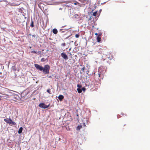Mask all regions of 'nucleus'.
<instances>
[{
	"mask_svg": "<svg viewBox=\"0 0 150 150\" xmlns=\"http://www.w3.org/2000/svg\"><path fill=\"white\" fill-rule=\"evenodd\" d=\"M30 26L31 27H34V24H33V21H31V24H30Z\"/></svg>",
	"mask_w": 150,
	"mask_h": 150,
	"instance_id": "a211bd4d",
	"label": "nucleus"
},
{
	"mask_svg": "<svg viewBox=\"0 0 150 150\" xmlns=\"http://www.w3.org/2000/svg\"><path fill=\"white\" fill-rule=\"evenodd\" d=\"M60 138H59V140H60Z\"/></svg>",
	"mask_w": 150,
	"mask_h": 150,
	"instance_id": "473e14b6",
	"label": "nucleus"
},
{
	"mask_svg": "<svg viewBox=\"0 0 150 150\" xmlns=\"http://www.w3.org/2000/svg\"><path fill=\"white\" fill-rule=\"evenodd\" d=\"M23 129V128L22 127H21L19 129L18 131V132L19 134H20L22 132V130Z\"/></svg>",
	"mask_w": 150,
	"mask_h": 150,
	"instance_id": "9d476101",
	"label": "nucleus"
},
{
	"mask_svg": "<svg viewBox=\"0 0 150 150\" xmlns=\"http://www.w3.org/2000/svg\"><path fill=\"white\" fill-rule=\"evenodd\" d=\"M102 59L103 60L107 59H109L110 60L112 59V56L111 54L107 53V54H103L102 57Z\"/></svg>",
	"mask_w": 150,
	"mask_h": 150,
	"instance_id": "f03ea898",
	"label": "nucleus"
},
{
	"mask_svg": "<svg viewBox=\"0 0 150 150\" xmlns=\"http://www.w3.org/2000/svg\"><path fill=\"white\" fill-rule=\"evenodd\" d=\"M97 13V11L94 12L93 14V16H96Z\"/></svg>",
	"mask_w": 150,
	"mask_h": 150,
	"instance_id": "4468645a",
	"label": "nucleus"
},
{
	"mask_svg": "<svg viewBox=\"0 0 150 150\" xmlns=\"http://www.w3.org/2000/svg\"><path fill=\"white\" fill-rule=\"evenodd\" d=\"M76 116L78 117H79V115L78 114L76 115Z\"/></svg>",
	"mask_w": 150,
	"mask_h": 150,
	"instance_id": "7c9ffc66",
	"label": "nucleus"
},
{
	"mask_svg": "<svg viewBox=\"0 0 150 150\" xmlns=\"http://www.w3.org/2000/svg\"><path fill=\"white\" fill-rule=\"evenodd\" d=\"M47 92H48L49 94L51 93L50 89H47Z\"/></svg>",
	"mask_w": 150,
	"mask_h": 150,
	"instance_id": "dca6fc26",
	"label": "nucleus"
},
{
	"mask_svg": "<svg viewBox=\"0 0 150 150\" xmlns=\"http://www.w3.org/2000/svg\"><path fill=\"white\" fill-rule=\"evenodd\" d=\"M82 127V125H79L76 128V130H79Z\"/></svg>",
	"mask_w": 150,
	"mask_h": 150,
	"instance_id": "f8f14e48",
	"label": "nucleus"
},
{
	"mask_svg": "<svg viewBox=\"0 0 150 150\" xmlns=\"http://www.w3.org/2000/svg\"><path fill=\"white\" fill-rule=\"evenodd\" d=\"M46 61V59L44 58H42L41 59V61L42 62H45Z\"/></svg>",
	"mask_w": 150,
	"mask_h": 150,
	"instance_id": "aec40b11",
	"label": "nucleus"
},
{
	"mask_svg": "<svg viewBox=\"0 0 150 150\" xmlns=\"http://www.w3.org/2000/svg\"><path fill=\"white\" fill-rule=\"evenodd\" d=\"M71 50V48H70V49H69V50Z\"/></svg>",
	"mask_w": 150,
	"mask_h": 150,
	"instance_id": "2f4dec72",
	"label": "nucleus"
},
{
	"mask_svg": "<svg viewBox=\"0 0 150 150\" xmlns=\"http://www.w3.org/2000/svg\"><path fill=\"white\" fill-rule=\"evenodd\" d=\"M84 125L85 126V123H84Z\"/></svg>",
	"mask_w": 150,
	"mask_h": 150,
	"instance_id": "c9c22d12",
	"label": "nucleus"
},
{
	"mask_svg": "<svg viewBox=\"0 0 150 150\" xmlns=\"http://www.w3.org/2000/svg\"><path fill=\"white\" fill-rule=\"evenodd\" d=\"M53 33L54 34H56L57 33L58 31L56 29H54L52 30Z\"/></svg>",
	"mask_w": 150,
	"mask_h": 150,
	"instance_id": "9b49d317",
	"label": "nucleus"
},
{
	"mask_svg": "<svg viewBox=\"0 0 150 150\" xmlns=\"http://www.w3.org/2000/svg\"><path fill=\"white\" fill-rule=\"evenodd\" d=\"M96 76H98L99 77H100L101 76L100 72H98V75H96Z\"/></svg>",
	"mask_w": 150,
	"mask_h": 150,
	"instance_id": "2eb2a0df",
	"label": "nucleus"
},
{
	"mask_svg": "<svg viewBox=\"0 0 150 150\" xmlns=\"http://www.w3.org/2000/svg\"><path fill=\"white\" fill-rule=\"evenodd\" d=\"M70 36H68L67 37L65 38V39H68L69 38V37Z\"/></svg>",
	"mask_w": 150,
	"mask_h": 150,
	"instance_id": "cd10ccee",
	"label": "nucleus"
},
{
	"mask_svg": "<svg viewBox=\"0 0 150 150\" xmlns=\"http://www.w3.org/2000/svg\"><path fill=\"white\" fill-rule=\"evenodd\" d=\"M77 90L79 93H81L82 91V89L80 88H78L77 89Z\"/></svg>",
	"mask_w": 150,
	"mask_h": 150,
	"instance_id": "ddd939ff",
	"label": "nucleus"
},
{
	"mask_svg": "<svg viewBox=\"0 0 150 150\" xmlns=\"http://www.w3.org/2000/svg\"><path fill=\"white\" fill-rule=\"evenodd\" d=\"M9 3L11 4H13L14 6H16L18 5V4H16V0H10Z\"/></svg>",
	"mask_w": 150,
	"mask_h": 150,
	"instance_id": "423d86ee",
	"label": "nucleus"
},
{
	"mask_svg": "<svg viewBox=\"0 0 150 150\" xmlns=\"http://www.w3.org/2000/svg\"><path fill=\"white\" fill-rule=\"evenodd\" d=\"M85 69V67H83L82 68V69L83 71H84V69Z\"/></svg>",
	"mask_w": 150,
	"mask_h": 150,
	"instance_id": "b1692460",
	"label": "nucleus"
},
{
	"mask_svg": "<svg viewBox=\"0 0 150 150\" xmlns=\"http://www.w3.org/2000/svg\"><path fill=\"white\" fill-rule=\"evenodd\" d=\"M58 98L60 101H62L64 99V96L63 95H61L59 96Z\"/></svg>",
	"mask_w": 150,
	"mask_h": 150,
	"instance_id": "6e6552de",
	"label": "nucleus"
},
{
	"mask_svg": "<svg viewBox=\"0 0 150 150\" xmlns=\"http://www.w3.org/2000/svg\"><path fill=\"white\" fill-rule=\"evenodd\" d=\"M50 106V105H45L44 103H40L39 105V106L42 108L45 109L48 108Z\"/></svg>",
	"mask_w": 150,
	"mask_h": 150,
	"instance_id": "20e7f679",
	"label": "nucleus"
},
{
	"mask_svg": "<svg viewBox=\"0 0 150 150\" xmlns=\"http://www.w3.org/2000/svg\"><path fill=\"white\" fill-rule=\"evenodd\" d=\"M41 3H40V4H38V6H39V7H40V5H41Z\"/></svg>",
	"mask_w": 150,
	"mask_h": 150,
	"instance_id": "c85d7f7f",
	"label": "nucleus"
},
{
	"mask_svg": "<svg viewBox=\"0 0 150 150\" xmlns=\"http://www.w3.org/2000/svg\"><path fill=\"white\" fill-rule=\"evenodd\" d=\"M83 0L85 1H86V2H88L89 1V0Z\"/></svg>",
	"mask_w": 150,
	"mask_h": 150,
	"instance_id": "bb28decb",
	"label": "nucleus"
},
{
	"mask_svg": "<svg viewBox=\"0 0 150 150\" xmlns=\"http://www.w3.org/2000/svg\"><path fill=\"white\" fill-rule=\"evenodd\" d=\"M77 87L80 88L81 87V86L79 84H78Z\"/></svg>",
	"mask_w": 150,
	"mask_h": 150,
	"instance_id": "4be33fe9",
	"label": "nucleus"
},
{
	"mask_svg": "<svg viewBox=\"0 0 150 150\" xmlns=\"http://www.w3.org/2000/svg\"><path fill=\"white\" fill-rule=\"evenodd\" d=\"M79 34H76L75 35V37L76 38H79Z\"/></svg>",
	"mask_w": 150,
	"mask_h": 150,
	"instance_id": "f3484780",
	"label": "nucleus"
},
{
	"mask_svg": "<svg viewBox=\"0 0 150 150\" xmlns=\"http://www.w3.org/2000/svg\"><path fill=\"white\" fill-rule=\"evenodd\" d=\"M4 120L6 123L11 125H16V122H14L12 121L11 119L10 118H9L8 120H7L6 119H4Z\"/></svg>",
	"mask_w": 150,
	"mask_h": 150,
	"instance_id": "7ed1b4c3",
	"label": "nucleus"
},
{
	"mask_svg": "<svg viewBox=\"0 0 150 150\" xmlns=\"http://www.w3.org/2000/svg\"><path fill=\"white\" fill-rule=\"evenodd\" d=\"M66 44L65 42L62 43L61 44V45L62 47H64L66 46Z\"/></svg>",
	"mask_w": 150,
	"mask_h": 150,
	"instance_id": "6ab92c4d",
	"label": "nucleus"
},
{
	"mask_svg": "<svg viewBox=\"0 0 150 150\" xmlns=\"http://www.w3.org/2000/svg\"><path fill=\"white\" fill-rule=\"evenodd\" d=\"M95 35H98V34L97 33H95Z\"/></svg>",
	"mask_w": 150,
	"mask_h": 150,
	"instance_id": "c756f323",
	"label": "nucleus"
},
{
	"mask_svg": "<svg viewBox=\"0 0 150 150\" xmlns=\"http://www.w3.org/2000/svg\"><path fill=\"white\" fill-rule=\"evenodd\" d=\"M31 53H34L35 54H37V51H31Z\"/></svg>",
	"mask_w": 150,
	"mask_h": 150,
	"instance_id": "412c9836",
	"label": "nucleus"
},
{
	"mask_svg": "<svg viewBox=\"0 0 150 150\" xmlns=\"http://www.w3.org/2000/svg\"><path fill=\"white\" fill-rule=\"evenodd\" d=\"M65 49H64V50H64V51H65Z\"/></svg>",
	"mask_w": 150,
	"mask_h": 150,
	"instance_id": "f704fd0d",
	"label": "nucleus"
},
{
	"mask_svg": "<svg viewBox=\"0 0 150 150\" xmlns=\"http://www.w3.org/2000/svg\"><path fill=\"white\" fill-rule=\"evenodd\" d=\"M37 53H38L39 54H41V51H38V52H37Z\"/></svg>",
	"mask_w": 150,
	"mask_h": 150,
	"instance_id": "393cba45",
	"label": "nucleus"
},
{
	"mask_svg": "<svg viewBox=\"0 0 150 150\" xmlns=\"http://www.w3.org/2000/svg\"><path fill=\"white\" fill-rule=\"evenodd\" d=\"M61 56L65 60L68 59V58L67 55L64 53L62 52L61 54Z\"/></svg>",
	"mask_w": 150,
	"mask_h": 150,
	"instance_id": "39448f33",
	"label": "nucleus"
},
{
	"mask_svg": "<svg viewBox=\"0 0 150 150\" xmlns=\"http://www.w3.org/2000/svg\"><path fill=\"white\" fill-rule=\"evenodd\" d=\"M34 65L37 70L42 71L44 74H46L49 73L50 69V67L49 65H45L44 67L38 64H35Z\"/></svg>",
	"mask_w": 150,
	"mask_h": 150,
	"instance_id": "f257e3e1",
	"label": "nucleus"
},
{
	"mask_svg": "<svg viewBox=\"0 0 150 150\" xmlns=\"http://www.w3.org/2000/svg\"><path fill=\"white\" fill-rule=\"evenodd\" d=\"M68 53L70 55H71L72 54L71 52H68Z\"/></svg>",
	"mask_w": 150,
	"mask_h": 150,
	"instance_id": "a878e982",
	"label": "nucleus"
},
{
	"mask_svg": "<svg viewBox=\"0 0 150 150\" xmlns=\"http://www.w3.org/2000/svg\"><path fill=\"white\" fill-rule=\"evenodd\" d=\"M82 91L83 90L84 91H85L86 90V88L84 87H83L81 89Z\"/></svg>",
	"mask_w": 150,
	"mask_h": 150,
	"instance_id": "5701e85b",
	"label": "nucleus"
},
{
	"mask_svg": "<svg viewBox=\"0 0 150 150\" xmlns=\"http://www.w3.org/2000/svg\"><path fill=\"white\" fill-rule=\"evenodd\" d=\"M1 94H3V95H5L6 96H1V97H3V98H4V99H6V98H9V96L8 95H7V94H5V93H1Z\"/></svg>",
	"mask_w": 150,
	"mask_h": 150,
	"instance_id": "1a4fd4ad",
	"label": "nucleus"
},
{
	"mask_svg": "<svg viewBox=\"0 0 150 150\" xmlns=\"http://www.w3.org/2000/svg\"><path fill=\"white\" fill-rule=\"evenodd\" d=\"M74 4H76V3H75Z\"/></svg>",
	"mask_w": 150,
	"mask_h": 150,
	"instance_id": "72a5a7b5",
	"label": "nucleus"
},
{
	"mask_svg": "<svg viewBox=\"0 0 150 150\" xmlns=\"http://www.w3.org/2000/svg\"><path fill=\"white\" fill-rule=\"evenodd\" d=\"M101 36V35L99 34L97 36V41L98 42H100L101 41V38L100 37Z\"/></svg>",
	"mask_w": 150,
	"mask_h": 150,
	"instance_id": "0eeeda50",
	"label": "nucleus"
}]
</instances>
